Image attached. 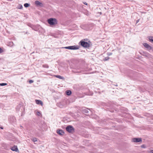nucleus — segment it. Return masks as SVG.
Returning <instances> with one entry per match:
<instances>
[{"instance_id":"obj_4","label":"nucleus","mask_w":153,"mask_h":153,"mask_svg":"<svg viewBox=\"0 0 153 153\" xmlns=\"http://www.w3.org/2000/svg\"><path fill=\"white\" fill-rule=\"evenodd\" d=\"M74 131V128L72 126H68V132L70 133H73Z\"/></svg>"},{"instance_id":"obj_3","label":"nucleus","mask_w":153,"mask_h":153,"mask_svg":"<svg viewBox=\"0 0 153 153\" xmlns=\"http://www.w3.org/2000/svg\"><path fill=\"white\" fill-rule=\"evenodd\" d=\"M79 46L78 45L68 46V49L73 50H77L79 49Z\"/></svg>"},{"instance_id":"obj_33","label":"nucleus","mask_w":153,"mask_h":153,"mask_svg":"<svg viewBox=\"0 0 153 153\" xmlns=\"http://www.w3.org/2000/svg\"><path fill=\"white\" fill-rule=\"evenodd\" d=\"M65 129H66V130L67 131V127H65Z\"/></svg>"},{"instance_id":"obj_29","label":"nucleus","mask_w":153,"mask_h":153,"mask_svg":"<svg viewBox=\"0 0 153 153\" xmlns=\"http://www.w3.org/2000/svg\"><path fill=\"white\" fill-rule=\"evenodd\" d=\"M145 146L144 145H143L142 146H141V147H142V148H145L144 147Z\"/></svg>"},{"instance_id":"obj_9","label":"nucleus","mask_w":153,"mask_h":153,"mask_svg":"<svg viewBox=\"0 0 153 153\" xmlns=\"http://www.w3.org/2000/svg\"><path fill=\"white\" fill-rule=\"evenodd\" d=\"M11 149L13 151L17 152L18 150V149L16 146H14L11 148Z\"/></svg>"},{"instance_id":"obj_5","label":"nucleus","mask_w":153,"mask_h":153,"mask_svg":"<svg viewBox=\"0 0 153 153\" xmlns=\"http://www.w3.org/2000/svg\"><path fill=\"white\" fill-rule=\"evenodd\" d=\"M143 45L146 48L149 50H151L152 49V47L147 43H144L143 44Z\"/></svg>"},{"instance_id":"obj_20","label":"nucleus","mask_w":153,"mask_h":153,"mask_svg":"<svg viewBox=\"0 0 153 153\" xmlns=\"http://www.w3.org/2000/svg\"><path fill=\"white\" fill-rule=\"evenodd\" d=\"M109 59V58L108 57H106L105 58L103 59V60L104 61H107V60H108Z\"/></svg>"},{"instance_id":"obj_21","label":"nucleus","mask_w":153,"mask_h":153,"mask_svg":"<svg viewBox=\"0 0 153 153\" xmlns=\"http://www.w3.org/2000/svg\"><path fill=\"white\" fill-rule=\"evenodd\" d=\"M32 140H33V141L34 142H36L37 141L36 138H32Z\"/></svg>"},{"instance_id":"obj_22","label":"nucleus","mask_w":153,"mask_h":153,"mask_svg":"<svg viewBox=\"0 0 153 153\" xmlns=\"http://www.w3.org/2000/svg\"><path fill=\"white\" fill-rule=\"evenodd\" d=\"M41 114V113L39 111H37L36 113V115L38 116H40Z\"/></svg>"},{"instance_id":"obj_19","label":"nucleus","mask_w":153,"mask_h":153,"mask_svg":"<svg viewBox=\"0 0 153 153\" xmlns=\"http://www.w3.org/2000/svg\"><path fill=\"white\" fill-rule=\"evenodd\" d=\"M7 85L6 83H1L0 84V85L1 86H5Z\"/></svg>"},{"instance_id":"obj_32","label":"nucleus","mask_w":153,"mask_h":153,"mask_svg":"<svg viewBox=\"0 0 153 153\" xmlns=\"http://www.w3.org/2000/svg\"><path fill=\"white\" fill-rule=\"evenodd\" d=\"M65 48V49H67V47H65L64 48Z\"/></svg>"},{"instance_id":"obj_7","label":"nucleus","mask_w":153,"mask_h":153,"mask_svg":"<svg viewBox=\"0 0 153 153\" xmlns=\"http://www.w3.org/2000/svg\"><path fill=\"white\" fill-rule=\"evenodd\" d=\"M35 4L37 6H40L41 7H42L43 6V4L40 2L39 1L36 0L35 2Z\"/></svg>"},{"instance_id":"obj_6","label":"nucleus","mask_w":153,"mask_h":153,"mask_svg":"<svg viewBox=\"0 0 153 153\" xmlns=\"http://www.w3.org/2000/svg\"><path fill=\"white\" fill-rule=\"evenodd\" d=\"M132 141L134 142H142V139L141 138H133L132 139Z\"/></svg>"},{"instance_id":"obj_18","label":"nucleus","mask_w":153,"mask_h":153,"mask_svg":"<svg viewBox=\"0 0 153 153\" xmlns=\"http://www.w3.org/2000/svg\"><path fill=\"white\" fill-rule=\"evenodd\" d=\"M23 7L22 5L19 4V6H18L17 8L21 9Z\"/></svg>"},{"instance_id":"obj_17","label":"nucleus","mask_w":153,"mask_h":153,"mask_svg":"<svg viewBox=\"0 0 153 153\" xmlns=\"http://www.w3.org/2000/svg\"><path fill=\"white\" fill-rule=\"evenodd\" d=\"M71 90H68V96H69L71 94Z\"/></svg>"},{"instance_id":"obj_10","label":"nucleus","mask_w":153,"mask_h":153,"mask_svg":"<svg viewBox=\"0 0 153 153\" xmlns=\"http://www.w3.org/2000/svg\"><path fill=\"white\" fill-rule=\"evenodd\" d=\"M56 133L57 134H62L65 133L64 131L62 129H58L57 130Z\"/></svg>"},{"instance_id":"obj_1","label":"nucleus","mask_w":153,"mask_h":153,"mask_svg":"<svg viewBox=\"0 0 153 153\" xmlns=\"http://www.w3.org/2000/svg\"><path fill=\"white\" fill-rule=\"evenodd\" d=\"M91 42L88 41V42L81 40L79 44L80 45L85 48H88L90 47Z\"/></svg>"},{"instance_id":"obj_34","label":"nucleus","mask_w":153,"mask_h":153,"mask_svg":"<svg viewBox=\"0 0 153 153\" xmlns=\"http://www.w3.org/2000/svg\"><path fill=\"white\" fill-rule=\"evenodd\" d=\"M85 134H83V136L85 137Z\"/></svg>"},{"instance_id":"obj_11","label":"nucleus","mask_w":153,"mask_h":153,"mask_svg":"<svg viewBox=\"0 0 153 153\" xmlns=\"http://www.w3.org/2000/svg\"><path fill=\"white\" fill-rule=\"evenodd\" d=\"M149 41L153 43V36H150L148 37Z\"/></svg>"},{"instance_id":"obj_14","label":"nucleus","mask_w":153,"mask_h":153,"mask_svg":"<svg viewBox=\"0 0 153 153\" xmlns=\"http://www.w3.org/2000/svg\"><path fill=\"white\" fill-rule=\"evenodd\" d=\"M30 5L29 4L26 3L24 4V6L26 7H29Z\"/></svg>"},{"instance_id":"obj_35","label":"nucleus","mask_w":153,"mask_h":153,"mask_svg":"<svg viewBox=\"0 0 153 153\" xmlns=\"http://www.w3.org/2000/svg\"><path fill=\"white\" fill-rule=\"evenodd\" d=\"M0 128H1V129H3V127H1Z\"/></svg>"},{"instance_id":"obj_16","label":"nucleus","mask_w":153,"mask_h":153,"mask_svg":"<svg viewBox=\"0 0 153 153\" xmlns=\"http://www.w3.org/2000/svg\"><path fill=\"white\" fill-rule=\"evenodd\" d=\"M56 77L59 78L60 79H62L64 78L63 77H62L60 75H56Z\"/></svg>"},{"instance_id":"obj_27","label":"nucleus","mask_w":153,"mask_h":153,"mask_svg":"<svg viewBox=\"0 0 153 153\" xmlns=\"http://www.w3.org/2000/svg\"><path fill=\"white\" fill-rule=\"evenodd\" d=\"M83 4L85 5H87V3L86 2H83Z\"/></svg>"},{"instance_id":"obj_30","label":"nucleus","mask_w":153,"mask_h":153,"mask_svg":"<svg viewBox=\"0 0 153 153\" xmlns=\"http://www.w3.org/2000/svg\"><path fill=\"white\" fill-rule=\"evenodd\" d=\"M150 152L151 153H153V150H151Z\"/></svg>"},{"instance_id":"obj_25","label":"nucleus","mask_w":153,"mask_h":153,"mask_svg":"<svg viewBox=\"0 0 153 153\" xmlns=\"http://www.w3.org/2000/svg\"><path fill=\"white\" fill-rule=\"evenodd\" d=\"M88 40V39H83L82 40H82V41H87Z\"/></svg>"},{"instance_id":"obj_23","label":"nucleus","mask_w":153,"mask_h":153,"mask_svg":"<svg viewBox=\"0 0 153 153\" xmlns=\"http://www.w3.org/2000/svg\"><path fill=\"white\" fill-rule=\"evenodd\" d=\"M3 52V50L0 48V53H1Z\"/></svg>"},{"instance_id":"obj_8","label":"nucleus","mask_w":153,"mask_h":153,"mask_svg":"<svg viewBox=\"0 0 153 153\" xmlns=\"http://www.w3.org/2000/svg\"><path fill=\"white\" fill-rule=\"evenodd\" d=\"M35 101L37 104L38 105H40L42 106L43 103L42 101L40 100H35Z\"/></svg>"},{"instance_id":"obj_24","label":"nucleus","mask_w":153,"mask_h":153,"mask_svg":"<svg viewBox=\"0 0 153 153\" xmlns=\"http://www.w3.org/2000/svg\"><path fill=\"white\" fill-rule=\"evenodd\" d=\"M33 82V81L32 80H30L29 81V82L30 83H32Z\"/></svg>"},{"instance_id":"obj_13","label":"nucleus","mask_w":153,"mask_h":153,"mask_svg":"<svg viewBox=\"0 0 153 153\" xmlns=\"http://www.w3.org/2000/svg\"><path fill=\"white\" fill-rule=\"evenodd\" d=\"M46 124L44 123H43L42 124V125H41L40 127L42 128V129L43 128H45L46 127Z\"/></svg>"},{"instance_id":"obj_31","label":"nucleus","mask_w":153,"mask_h":153,"mask_svg":"<svg viewBox=\"0 0 153 153\" xmlns=\"http://www.w3.org/2000/svg\"><path fill=\"white\" fill-rule=\"evenodd\" d=\"M67 91H65V94L66 95H67Z\"/></svg>"},{"instance_id":"obj_36","label":"nucleus","mask_w":153,"mask_h":153,"mask_svg":"<svg viewBox=\"0 0 153 153\" xmlns=\"http://www.w3.org/2000/svg\"><path fill=\"white\" fill-rule=\"evenodd\" d=\"M23 115V114H22L21 116H22Z\"/></svg>"},{"instance_id":"obj_15","label":"nucleus","mask_w":153,"mask_h":153,"mask_svg":"<svg viewBox=\"0 0 153 153\" xmlns=\"http://www.w3.org/2000/svg\"><path fill=\"white\" fill-rule=\"evenodd\" d=\"M42 67L44 68H48L49 67V66L47 64H44L42 65Z\"/></svg>"},{"instance_id":"obj_26","label":"nucleus","mask_w":153,"mask_h":153,"mask_svg":"<svg viewBox=\"0 0 153 153\" xmlns=\"http://www.w3.org/2000/svg\"><path fill=\"white\" fill-rule=\"evenodd\" d=\"M112 54V53H109L108 54V55L109 56H110Z\"/></svg>"},{"instance_id":"obj_28","label":"nucleus","mask_w":153,"mask_h":153,"mask_svg":"<svg viewBox=\"0 0 153 153\" xmlns=\"http://www.w3.org/2000/svg\"><path fill=\"white\" fill-rule=\"evenodd\" d=\"M139 21V19L137 20L136 21V24Z\"/></svg>"},{"instance_id":"obj_2","label":"nucleus","mask_w":153,"mask_h":153,"mask_svg":"<svg viewBox=\"0 0 153 153\" xmlns=\"http://www.w3.org/2000/svg\"><path fill=\"white\" fill-rule=\"evenodd\" d=\"M48 22L51 25H55L57 24V21L55 18H51L48 19Z\"/></svg>"},{"instance_id":"obj_12","label":"nucleus","mask_w":153,"mask_h":153,"mask_svg":"<svg viewBox=\"0 0 153 153\" xmlns=\"http://www.w3.org/2000/svg\"><path fill=\"white\" fill-rule=\"evenodd\" d=\"M82 112L83 113H88V111L87 108H85L82 110Z\"/></svg>"}]
</instances>
